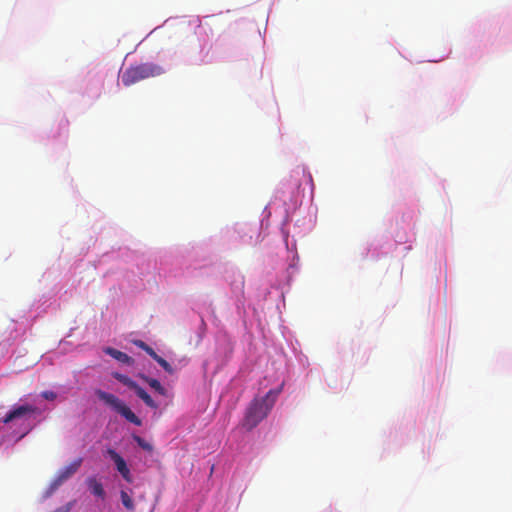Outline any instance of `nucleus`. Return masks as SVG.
<instances>
[{"instance_id":"16","label":"nucleus","mask_w":512,"mask_h":512,"mask_svg":"<svg viewBox=\"0 0 512 512\" xmlns=\"http://www.w3.org/2000/svg\"><path fill=\"white\" fill-rule=\"evenodd\" d=\"M41 396L49 401H53L57 397L56 393L53 391H43Z\"/></svg>"},{"instance_id":"14","label":"nucleus","mask_w":512,"mask_h":512,"mask_svg":"<svg viewBox=\"0 0 512 512\" xmlns=\"http://www.w3.org/2000/svg\"><path fill=\"white\" fill-rule=\"evenodd\" d=\"M156 362L169 374L174 373V369L172 366L161 356L156 360Z\"/></svg>"},{"instance_id":"4","label":"nucleus","mask_w":512,"mask_h":512,"mask_svg":"<svg viewBox=\"0 0 512 512\" xmlns=\"http://www.w3.org/2000/svg\"><path fill=\"white\" fill-rule=\"evenodd\" d=\"M81 463H82V459L78 458V459L74 460L72 463H70L69 465L60 469L54 482H53V485L59 486L63 482H65L67 479H69L73 474H75L77 472V470L81 466Z\"/></svg>"},{"instance_id":"9","label":"nucleus","mask_w":512,"mask_h":512,"mask_svg":"<svg viewBox=\"0 0 512 512\" xmlns=\"http://www.w3.org/2000/svg\"><path fill=\"white\" fill-rule=\"evenodd\" d=\"M139 377L143 379L151 388H153L160 395H166V389L162 386L160 381L154 378H150L144 374H140Z\"/></svg>"},{"instance_id":"11","label":"nucleus","mask_w":512,"mask_h":512,"mask_svg":"<svg viewBox=\"0 0 512 512\" xmlns=\"http://www.w3.org/2000/svg\"><path fill=\"white\" fill-rule=\"evenodd\" d=\"M112 376L116 380H118L120 383H122L123 385L127 386L129 389H132L136 385V382L134 380H132L131 378H129L128 376H126L124 374H121V373H118V372H114L112 374Z\"/></svg>"},{"instance_id":"6","label":"nucleus","mask_w":512,"mask_h":512,"mask_svg":"<svg viewBox=\"0 0 512 512\" xmlns=\"http://www.w3.org/2000/svg\"><path fill=\"white\" fill-rule=\"evenodd\" d=\"M36 408L32 405H21L18 407L13 408L11 411H9L6 416L2 419L3 423L7 424L14 419L20 418L25 416L29 413H34Z\"/></svg>"},{"instance_id":"15","label":"nucleus","mask_w":512,"mask_h":512,"mask_svg":"<svg viewBox=\"0 0 512 512\" xmlns=\"http://www.w3.org/2000/svg\"><path fill=\"white\" fill-rule=\"evenodd\" d=\"M188 22L187 19L185 18H182V19H179L178 21V27H180L181 29H184V25ZM189 23H192L193 24V27L194 29L198 28L200 26V21L198 19H194L193 21H189Z\"/></svg>"},{"instance_id":"21","label":"nucleus","mask_w":512,"mask_h":512,"mask_svg":"<svg viewBox=\"0 0 512 512\" xmlns=\"http://www.w3.org/2000/svg\"><path fill=\"white\" fill-rule=\"evenodd\" d=\"M147 354H149L150 352H152L153 348H151L149 345L145 344V346L143 347V349Z\"/></svg>"},{"instance_id":"13","label":"nucleus","mask_w":512,"mask_h":512,"mask_svg":"<svg viewBox=\"0 0 512 512\" xmlns=\"http://www.w3.org/2000/svg\"><path fill=\"white\" fill-rule=\"evenodd\" d=\"M133 440L141 447L143 450L151 452L153 450V446L148 443L145 439L138 435H133Z\"/></svg>"},{"instance_id":"2","label":"nucleus","mask_w":512,"mask_h":512,"mask_svg":"<svg viewBox=\"0 0 512 512\" xmlns=\"http://www.w3.org/2000/svg\"><path fill=\"white\" fill-rule=\"evenodd\" d=\"M163 70L161 67L145 63L127 68L122 75V82L125 86H131L141 80L149 77L161 75Z\"/></svg>"},{"instance_id":"10","label":"nucleus","mask_w":512,"mask_h":512,"mask_svg":"<svg viewBox=\"0 0 512 512\" xmlns=\"http://www.w3.org/2000/svg\"><path fill=\"white\" fill-rule=\"evenodd\" d=\"M88 485H89V488H90L91 492L94 495H96L98 497H101V498L104 497L105 492H104L102 484L99 481H97L94 478H90L88 480Z\"/></svg>"},{"instance_id":"3","label":"nucleus","mask_w":512,"mask_h":512,"mask_svg":"<svg viewBox=\"0 0 512 512\" xmlns=\"http://www.w3.org/2000/svg\"><path fill=\"white\" fill-rule=\"evenodd\" d=\"M95 394L101 401H103L106 405L114 409L128 422L136 426L142 425L141 419L121 399H119L114 394L105 392L100 389L96 390Z\"/></svg>"},{"instance_id":"8","label":"nucleus","mask_w":512,"mask_h":512,"mask_svg":"<svg viewBox=\"0 0 512 512\" xmlns=\"http://www.w3.org/2000/svg\"><path fill=\"white\" fill-rule=\"evenodd\" d=\"M135 392V394L150 408L157 409L158 404L152 399V397L137 383L131 389Z\"/></svg>"},{"instance_id":"1","label":"nucleus","mask_w":512,"mask_h":512,"mask_svg":"<svg viewBox=\"0 0 512 512\" xmlns=\"http://www.w3.org/2000/svg\"><path fill=\"white\" fill-rule=\"evenodd\" d=\"M282 387L283 384L278 389L268 391L265 397L255 398L251 401L242 421V426L246 430L250 431L255 428L268 415Z\"/></svg>"},{"instance_id":"22","label":"nucleus","mask_w":512,"mask_h":512,"mask_svg":"<svg viewBox=\"0 0 512 512\" xmlns=\"http://www.w3.org/2000/svg\"><path fill=\"white\" fill-rule=\"evenodd\" d=\"M61 124H63L64 128L68 127V121L67 120H61Z\"/></svg>"},{"instance_id":"18","label":"nucleus","mask_w":512,"mask_h":512,"mask_svg":"<svg viewBox=\"0 0 512 512\" xmlns=\"http://www.w3.org/2000/svg\"><path fill=\"white\" fill-rule=\"evenodd\" d=\"M133 343H134L137 347H139V348H141V349H143V347H144V346H145V344H146V343H145L144 341H142V340H134V341H133Z\"/></svg>"},{"instance_id":"12","label":"nucleus","mask_w":512,"mask_h":512,"mask_svg":"<svg viewBox=\"0 0 512 512\" xmlns=\"http://www.w3.org/2000/svg\"><path fill=\"white\" fill-rule=\"evenodd\" d=\"M120 498H121V501H122V504L124 505V507L128 510H133L134 509V503H133V500L132 498L128 495V493L124 490H122L120 492Z\"/></svg>"},{"instance_id":"5","label":"nucleus","mask_w":512,"mask_h":512,"mask_svg":"<svg viewBox=\"0 0 512 512\" xmlns=\"http://www.w3.org/2000/svg\"><path fill=\"white\" fill-rule=\"evenodd\" d=\"M107 453L110 456V458L114 461L116 469L118 470V472L122 475V477L127 482L131 483L132 482L131 473H130V470H129L125 460L123 459V457L120 456L113 449H108Z\"/></svg>"},{"instance_id":"19","label":"nucleus","mask_w":512,"mask_h":512,"mask_svg":"<svg viewBox=\"0 0 512 512\" xmlns=\"http://www.w3.org/2000/svg\"><path fill=\"white\" fill-rule=\"evenodd\" d=\"M151 356L155 361L160 357L154 350L148 354Z\"/></svg>"},{"instance_id":"20","label":"nucleus","mask_w":512,"mask_h":512,"mask_svg":"<svg viewBox=\"0 0 512 512\" xmlns=\"http://www.w3.org/2000/svg\"><path fill=\"white\" fill-rule=\"evenodd\" d=\"M147 354H149L150 352H152L153 348H151L149 345L145 344V346L143 347V349Z\"/></svg>"},{"instance_id":"7","label":"nucleus","mask_w":512,"mask_h":512,"mask_svg":"<svg viewBox=\"0 0 512 512\" xmlns=\"http://www.w3.org/2000/svg\"><path fill=\"white\" fill-rule=\"evenodd\" d=\"M104 352L113 357L115 360L123 363V364H126V365H132L134 363V360L132 357H130L129 355H127L126 353L122 352V351H119L115 348H112V347H106L104 348Z\"/></svg>"},{"instance_id":"17","label":"nucleus","mask_w":512,"mask_h":512,"mask_svg":"<svg viewBox=\"0 0 512 512\" xmlns=\"http://www.w3.org/2000/svg\"><path fill=\"white\" fill-rule=\"evenodd\" d=\"M71 507H72V503H67L64 506L57 508L53 512H69L71 510Z\"/></svg>"}]
</instances>
